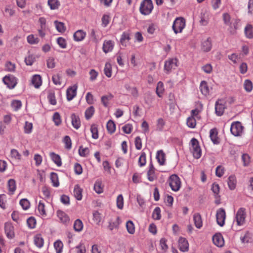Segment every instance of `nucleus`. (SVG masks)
I'll return each mask as SVG.
<instances>
[{
	"label": "nucleus",
	"mask_w": 253,
	"mask_h": 253,
	"mask_svg": "<svg viewBox=\"0 0 253 253\" xmlns=\"http://www.w3.org/2000/svg\"><path fill=\"white\" fill-rule=\"evenodd\" d=\"M225 109V105L224 101L218 100L215 104V114L218 116H221L223 115Z\"/></svg>",
	"instance_id": "nucleus-10"
},
{
	"label": "nucleus",
	"mask_w": 253,
	"mask_h": 253,
	"mask_svg": "<svg viewBox=\"0 0 253 253\" xmlns=\"http://www.w3.org/2000/svg\"><path fill=\"white\" fill-rule=\"evenodd\" d=\"M86 36V33L83 30H79L77 31L74 34V39L76 42H80L83 41Z\"/></svg>",
	"instance_id": "nucleus-21"
},
{
	"label": "nucleus",
	"mask_w": 253,
	"mask_h": 253,
	"mask_svg": "<svg viewBox=\"0 0 253 253\" xmlns=\"http://www.w3.org/2000/svg\"><path fill=\"white\" fill-rule=\"evenodd\" d=\"M65 143V147L67 149H70L72 147V142L70 137L69 136H65L63 140Z\"/></svg>",
	"instance_id": "nucleus-59"
},
{
	"label": "nucleus",
	"mask_w": 253,
	"mask_h": 253,
	"mask_svg": "<svg viewBox=\"0 0 253 253\" xmlns=\"http://www.w3.org/2000/svg\"><path fill=\"white\" fill-rule=\"evenodd\" d=\"M79 153L81 157H87L89 153V150L87 147H83L82 146H80L79 149Z\"/></svg>",
	"instance_id": "nucleus-43"
},
{
	"label": "nucleus",
	"mask_w": 253,
	"mask_h": 253,
	"mask_svg": "<svg viewBox=\"0 0 253 253\" xmlns=\"http://www.w3.org/2000/svg\"><path fill=\"white\" fill-rule=\"evenodd\" d=\"M53 83L55 85H60L61 84V77L59 74H55L52 76V78Z\"/></svg>",
	"instance_id": "nucleus-64"
},
{
	"label": "nucleus",
	"mask_w": 253,
	"mask_h": 253,
	"mask_svg": "<svg viewBox=\"0 0 253 253\" xmlns=\"http://www.w3.org/2000/svg\"><path fill=\"white\" fill-rule=\"evenodd\" d=\"M146 154L142 152L138 160V164L140 167H143L146 164Z\"/></svg>",
	"instance_id": "nucleus-60"
},
{
	"label": "nucleus",
	"mask_w": 253,
	"mask_h": 253,
	"mask_svg": "<svg viewBox=\"0 0 253 253\" xmlns=\"http://www.w3.org/2000/svg\"><path fill=\"white\" fill-rule=\"evenodd\" d=\"M190 149L192 153L193 157L196 159H199L202 155L201 149L199 145V141L197 139L193 138L190 140Z\"/></svg>",
	"instance_id": "nucleus-1"
},
{
	"label": "nucleus",
	"mask_w": 253,
	"mask_h": 253,
	"mask_svg": "<svg viewBox=\"0 0 253 253\" xmlns=\"http://www.w3.org/2000/svg\"><path fill=\"white\" fill-rule=\"evenodd\" d=\"M236 178L234 175H230L227 181L228 187L230 190H234L236 186Z\"/></svg>",
	"instance_id": "nucleus-28"
},
{
	"label": "nucleus",
	"mask_w": 253,
	"mask_h": 253,
	"mask_svg": "<svg viewBox=\"0 0 253 253\" xmlns=\"http://www.w3.org/2000/svg\"><path fill=\"white\" fill-rule=\"evenodd\" d=\"M193 220L195 226L200 229L203 226V222L201 215L199 213H196L193 215Z\"/></svg>",
	"instance_id": "nucleus-22"
},
{
	"label": "nucleus",
	"mask_w": 253,
	"mask_h": 253,
	"mask_svg": "<svg viewBox=\"0 0 253 253\" xmlns=\"http://www.w3.org/2000/svg\"><path fill=\"white\" fill-rule=\"evenodd\" d=\"M8 187L9 194L12 195L16 189V182L13 179H10L8 182Z\"/></svg>",
	"instance_id": "nucleus-34"
},
{
	"label": "nucleus",
	"mask_w": 253,
	"mask_h": 253,
	"mask_svg": "<svg viewBox=\"0 0 253 253\" xmlns=\"http://www.w3.org/2000/svg\"><path fill=\"white\" fill-rule=\"evenodd\" d=\"M5 232L8 238L14 237L13 227L9 223H5L4 226Z\"/></svg>",
	"instance_id": "nucleus-23"
},
{
	"label": "nucleus",
	"mask_w": 253,
	"mask_h": 253,
	"mask_svg": "<svg viewBox=\"0 0 253 253\" xmlns=\"http://www.w3.org/2000/svg\"><path fill=\"white\" fill-rule=\"evenodd\" d=\"M94 113V108L93 106L88 107L85 112V117L87 120L89 119Z\"/></svg>",
	"instance_id": "nucleus-54"
},
{
	"label": "nucleus",
	"mask_w": 253,
	"mask_h": 253,
	"mask_svg": "<svg viewBox=\"0 0 253 253\" xmlns=\"http://www.w3.org/2000/svg\"><path fill=\"white\" fill-rule=\"evenodd\" d=\"M117 207L119 209L122 210L124 207V198L122 194H120L117 198Z\"/></svg>",
	"instance_id": "nucleus-48"
},
{
	"label": "nucleus",
	"mask_w": 253,
	"mask_h": 253,
	"mask_svg": "<svg viewBox=\"0 0 253 253\" xmlns=\"http://www.w3.org/2000/svg\"><path fill=\"white\" fill-rule=\"evenodd\" d=\"M212 47L211 40V38H208L207 39L203 40L201 43V48L204 52L210 51Z\"/></svg>",
	"instance_id": "nucleus-16"
},
{
	"label": "nucleus",
	"mask_w": 253,
	"mask_h": 253,
	"mask_svg": "<svg viewBox=\"0 0 253 253\" xmlns=\"http://www.w3.org/2000/svg\"><path fill=\"white\" fill-rule=\"evenodd\" d=\"M244 126L239 121L234 122L230 126L231 133L235 136H241L243 133Z\"/></svg>",
	"instance_id": "nucleus-5"
},
{
	"label": "nucleus",
	"mask_w": 253,
	"mask_h": 253,
	"mask_svg": "<svg viewBox=\"0 0 253 253\" xmlns=\"http://www.w3.org/2000/svg\"><path fill=\"white\" fill-rule=\"evenodd\" d=\"M185 27V19L182 17H177L173 22L172 28L174 33L177 34L181 33Z\"/></svg>",
	"instance_id": "nucleus-4"
},
{
	"label": "nucleus",
	"mask_w": 253,
	"mask_h": 253,
	"mask_svg": "<svg viewBox=\"0 0 253 253\" xmlns=\"http://www.w3.org/2000/svg\"><path fill=\"white\" fill-rule=\"evenodd\" d=\"M48 4L51 9H56L58 8L60 3L57 0H48Z\"/></svg>",
	"instance_id": "nucleus-51"
},
{
	"label": "nucleus",
	"mask_w": 253,
	"mask_h": 253,
	"mask_svg": "<svg viewBox=\"0 0 253 253\" xmlns=\"http://www.w3.org/2000/svg\"><path fill=\"white\" fill-rule=\"evenodd\" d=\"M210 13L207 9H203L200 14V22L202 25L206 26L209 23Z\"/></svg>",
	"instance_id": "nucleus-11"
},
{
	"label": "nucleus",
	"mask_w": 253,
	"mask_h": 253,
	"mask_svg": "<svg viewBox=\"0 0 253 253\" xmlns=\"http://www.w3.org/2000/svg\"><path fill=\"white\" fill-rule=\"evenodd\" d=\"M24 132L27 134H29L32 132L33 129V124L31 123L26 122L24 127Z\"/></svg>",
	"instance_id": "nucleus-56"
},
{
	"label": "nucleus",
	"mask_w": 253,
	"mask_h": 253,
	"mask_svg": "<svg viewBox=\"0 0 253 253\" xmlns=\"http://www.w3.org/2000/svg\"><path fill=\"white\" fill-rule=\"evenodd\" d=\"M43 239L41 235L38 234L34 237L35 245L38 248H42L43 245Z\"/></svg>",
	"instance_id": "nucleus-30"
},
{
	"label": "nucleus",
	"mask_w": 253,
	"mask_h": 253,
	"mask_svg": "<svg viewBox=\"0 0 253 253\" xmlns=\"http://www.w3.org/2000/svg\"><path fill=\"white\" fill-rule=\"evenodd\" d=\"M50 179L54 187H57L59 185L58 177L57 173L51 172L50 174Z\"/></svg>",
	"instance_id": "nucleus-36"
},
{
	"label": "nucleus",
	"mask_w": 253,
	"mask_h": 253,
	"mask_svg": "<svg viewBox=\"0 0 253 253\" xmlns=\"http://www.w3.org/2000/svg\"><path fill=\"white\" fill-rule=\"evenodd\" d=\"M50 156L53 162L58 166L60 167L62 165L61 159L59 155L52 152Z\"/></svg>",
	"instance_id": "nucleus-29"
},
{
	"label": "nucleus",
	"mask_w": 253,
	"mask_h": 253,
	"mask_svg": "<svg viewBox=\"0 0 253 253\" xmlns=\"http://www.w3.org/2000/svg\"><path fill=\"white\" fill-rule=\"evenodd\" d=\"M54 247L57 253H61L62 252L63 244L60 240L54 242Z\"/></svg>",
	"instance_id": "nucleus-47"
},
{
	"label": "nucleus",
	"mask_w": 253,
	"mask_h": 253,
	"mask_svg": "<svg viewBox=\"0 0 253 253\" xmlns=\"http://www.w3.org/2000/svg\"><path fill=\"white\" fill-rule=\"evenodd\" d=\"M161 209L159 207H156L154 210L152 217L154 219L159 220L161 217Z\"/></svg>",
	"instance_id": "nucleus-52"
},
{
	"label": "nucleus",
	"mask_w": 253,
	"mask_h": 253,
	"mask_svg": "<svg viewBox=\"0 0 253 253\" xmlns=\"http://www.w3.org/2000/svg\"><path fill=\"white\" fill-rule=\"evenodd\" d=\"M200 89L203 95L207 96L210 94V89L207 82L203 81L201 82Z\"/></svg>",
	"instance_id": "nucleus-18"
},
{
	"label": "nucleus",
	"mask_w": 253,
	"mask_h": 253,
	"mask_svg": "<svg viewBox=\"0 0 253 253\" xmlns=\"http://www.w3.org/2000/svg\"><path fill=\"white\" fill-rule=\"evenodd\" d=\"M187 125L189 127L194 128L196 125L195 118L193 117H189L187 119Z\"/></svg>",
	"instance_id": "nucleus-50"
},
{
	"label": "nucleus",
	"mask_w": 253,
	"mask_h": 253,
	"mask_svg": "<svg viewBox=\"0 0 253 253\" xmlns=\"http://www.w3.org/2000/svg\"><path fill=\"white\" fill-rule=\"evenodd\" d=\"M57 43L62 48H65L67 46V43L65 39L62 37H59L57 39Z\"/></svg>",
	"instance_id": "nucleus-57"
},
{
	"label": "nucleus",
	"mask_w": 253,
	"mask_h": 253,
	"mask_svg": "<svg viewBox=\"0 0 253 253\" xmlns=\"http://www.w3.org/2000/svg\"><path fill=\"white\" fill-rule=\"evenodd\" d=\"M156 159L160 165L162 166L165 164V154L162 150L158 151L156 155Z\"/></svg>",
	"instance_id": "nucleus-27"
},
{
	"label": "nucleus",
	"mask_w": 253,
	"mask_h": 253,
	"mask_svg": "<svg viewBox=\"0 0 253 253\" xmlns=\"http://www.w3.org/2000/svg\"><path fill=\"white\" fill-rule=\"evenodd\" d=\"M52 120L56 126H59L61 123V117L59 113L55 112L52 117Z\"/></svg>",
	"instance_id": "nucleus-49"
},
{
	"label": "nucleus",
	"mask_w": 253,
	"mask_h": 253,
	"mask_svg": "<svg viewBox=\"0 0 253 253\" xmlns=\"http://www.w3.org/2000/svg\"><path fill=\"white\" fill-rule=\"evenodd\" d=\"M83 189L78 184L75 185L74 188L73 195L75 198L78 201H81L83 197Z\"/></svg>",
	"instance_id": "nucleus-20"
},
{
	"label": "nucleus",
	"mask_w": 253,
	"mask_h": 253,
	"mask_svg": "<svg viewBox=\"0 0 253 253\" xmlns=\"http://www.w3.org/2000/svg\"><path fill=\"white\" fill-rule=\"evenodd\" d=\"M11 106L14 110L17 111L21 107L22 103L18 100H13L11 103Z\"/></svg>",
	"instance_id": "nucleus-53"
},
{
	"label": "nucleus",
	"mask_w": 253,
	"mask_h": 253,
	"mask_svg": "<svg viewBox=\"0 0 253 253\" xmlns=\"http://www.w3.org/2000/svg\"><path fill=\"white\" fill-rule=\"evenodd\" d=\"M27 42L31 44H35L39 43L40 40L34 35H30L27 37Z\"/></svg>",
	"instance_id": "nucleus-40"
},
{
	"label": "nucleus",
	"mask_w": 253,
	"mask_h": 253,
	"mask_svg": "<svg viewBox=\"0 0 253 253\" xmlns=\"http://www.w3.org/2000/svg\"><path fill=\"white\" fill-rule=\"evenodd\" d=\"M243 86L245 90L248 92H250L253 90V84L251 81L250 80H245L243 84Z\"/></svg>",
	"instance_id": "nucleus-35"
},
{
	"label": "nucleus",
	"mask_w": 253,
	"mask_h": 253,
	"mask_svg": "<svg viewBox=\"0 0 253 253\" xmlns=\"http://www.w3.org/2000/svg\"><path fill=\"white\" fill-rule=\"evenodd\" d=\"M32 84L36 88H39L42 84L41 77L39 75H34L32 79Z\"/></svg>",
	"instance_id": "nucleus-24"
},
{
	"label": "nucleus",
	"mask_w": 253,
	"mask_h": 253,
	"mask_svg": "<svg viewBox=\"0 0 253 253\" xmlns=\"http://www.w3.org/2000/svg\"><path fill=\"white\" fill-rule=\"evenodd\" d=\"M217 223L220 226H223L225 224L226 213L225 210L222 208L219 209L216 214Z\"/></svg>",
	"instance_id": "nucleus-9"
},
{
	"label": "nucleus",
	"mask_w": 253,
	"mask_h": 253,
	"mask_svg": "<svg viewBox=\"0 0 253 253\" xmlns=\"http://www.w3.org/2000/svg\"><path fill=\"white\" fill-rule=\"evenodd\" d=\"M169 186L173 191H178L181 187V181L176 174L170 175L168 181Z\"/></svg>",
	"instance_id": "nucleus-3"
},
{
	"label": "nucleus",
	"mask_w": 253,
	"mask_h": 253,
	"mask_svg": "<svg viewBox=\"0 0 253 253\" xmlns=\"http://www.w3.org/2000/svg\"><path fill=\"white\" fill-rule=\"evenodd\" d=\"M74 229L77 232H80L83 229V223L82 221L79 219H76L74 223Z\"/></svg>",
	"instance_id": "nucleus-39"
},
{
	"label": "nucleus",
	"mask_w": 253,
	"mask_h": 253,
	"mask_svg": "<svg viewBox=\"0 0 253 253\" xmlns=\"http://www.w3.org/2000/svg\"><path fill=\"white\" fill-rule=\"evenodd\" d=\"M130 34L128 32H124L121 38V42L122 45L126 46V43L130 40Z\"/></svg>",
	"instance_id": "nucleus-33"
},
{
	"label": "nucleus",
	"mask_w": 253,
	"mask_h": 253,
	"mask_svg": "<svg viewBox=\"0 0 253 253\" xmlns=\"http://www.w3.org/2000/svg\"><path fill=\"white\" fill-rule=\"evenodd\" d=\"M212 241L213 244L218 247H222L224 244L223 238L220 234H215L212 237Z\"/></svg>",
	"instance_id": "nucleus-17"
},
{
	"label": "nucleus",
	"mask_w": 253,
	"mask_h": 253,
	"mask_svg": "<svg viewBox=\"0 0 253 253\" xmlns=\"http://www.w3.org/2000/svg\"><path fill=\"white\" fill-rule=\"evenodd\" d=\"M178 60L176 58H169L165 62L164 71L167 74H169L173 69L177 66Z\"/></svg>",
	"instance_id": "nucleus-6"
},
{
	"label": "nucleus",
	"mask_w": 253,
	"mask_h": 253,
	"mask_svg": "<svg viewBox=\"0 0 253 253\" xmlns=\"http://www.w3.org/2000/svg\"><path fill=\"white\" fill-rule=\"evenodd\" d=\"M90 131L92 134V137L96 139L98 138V129L96 125H92L90 127Z\"/></svg>",
	"instance_id": "nucleus-55"
},
{
	"label": "nucleus",
	"mask_w": 253,
	"mask_h": 253,
	"mask_svg": "<svg viewBox=\"0 0 253 253\" xmlns=\"http://www.w3.org/2000/svg\"><path fill=\"white\" fill-rule=\"evenodd\" d=\"M27 223L29 228L33 229L35 228L36 224V221L34 217H30L27 220Z\"/></svg>",
	"instance_id": "nucleus-62"
},
{
	"label": "nucleus",
	"mask_w": 253,
	"mask_h": 253,
	"mask_svg": "<svg viewBox=\"0 0 253 253\" xmlns=\"http://www.w3.org/2000/svg\"><path fill=\"white\" fill-rule=\"evenodd\" d=\"M94 190L98 194H100L103 192V187L102 186V183L101 181L97 180L94 185Z\"/></svg>",
	"instance_id": "nucleus-45"
},
{
	"label": "nucleus",
	"mask_w": 253,
	"mask_h": 253,
	"mask_svg": "<svg viewBox=\"0 0 253 253\" xmlns=\"http://www.w3.org/2000/svg\"><path fill=\"white\" fill-rule=\"evenodd\" d=\"M126 227L129 234H133L135 232L134 225L131 220H129L126 223Z\"/></svg>",
	"instance_id": "nucleus-46"
},
{
	"label": "nucleus",
	"mask_w": 253,
	"mask_h": 253,
	"mask_svg": "<svg viewBox=\"0 0 253 253\" xmlns=\"http://www.w3.org/2000/svg\"><path fill=\"white\" fill-rule=\"evenodd\" d=\"M121 222V219L118 216L115 221L110 222L109 225L110 230H112L115 228H118Z\"/></svg>",
	"instance_id": "nucleus-41"
},
{
	"label": "nucleus",
	"mask_w": 253,
	"mask_h": 253,
	"mask_svg": "<svg viewBox=\"0 0 253 253\" xmlns=\"http://www.w3.org/2000/svg\"><path fill=\"white\" fill-rule=\"evenodd\" d=\"M246 218L245 209L243 208H240L236 215L235 220L239 226L243 225Z\"/></svg>",
	"instance_id": "nucleus-7"
},
{
	"label": "nucleus",
	"mask_w": 253,
	"mask_h": 253,
	"mask_svg": "<svg viewBox=\"0 0 253 253\" xmlns=\"http://www.w3.org/2000/svg\"><path fill=\"white\" fill-rule=\"evenodd\" d=\"M106 127L108 132L112 133L115 131L116 125L113 121L109 120L107 123Z\"/></svg>",
	"instance_id": "nucleus-42"
},
{
	"label": "nucleus",
	"mask_w": 253,
	"mask_h": 253,
	"mask_svg": "<svg viewBox=\"0 0 253 253\" xmlns=\"http://www.w3.org/2000/svg\"><path fill=\"white\" fill-rule=\"evenodd\" d=\"M56 214L58 218L61 223L66 225L69 223L70 218L65 212L62 211L58 210L57 211Z\"/></svg>",
	"instance_id": "nucleus-13"
},
{
	"label": "nucleus",
	"mask_w": 253,
	"mask_h": 253,
	"mask_svg": "<svg viewBox=\"0 0 253 253\" xmlns=\"http://www.w3.org/2000/svg\"><path fill=\"white\" fill-rule=\"evenodd\" d=\"M217 132L214 129H211L210 132V136L211 140L214 144H218L219 143L218 137L217 136Z\"/></svg>",
	"instance_id": "nucleus-31"
},
{
	"label": "nucleus",
	"mask_w": 253,
	"mask_h": 253,
	"mask_svg": "<svg viewBox=\"0 0 253 253\" xmlns=\"http://www.w3.org/2000/svg\"><path fill=\"white\" fill-rule=\"evenodd\" d=\"M93 219L94 221L97 224H98L101 222V214L97 211H95L93 212Z\"/></svg>",
	"instance_id": "nucleus-63"
},
{
	"label": "nucleus",
	"mask_w": 253,
	"mask_h": 253,
	"mask_svg": "<svg viewBox=\"0 0 253 253\" xmlns=\"http://www.w3.org/2000/svg\"><path fill=\"white\" fill-rule=\"evenodd\" d=\"M77 88L78 85L74 84L67 89L66 95L68 101L72 100L76 96Z\"/></svg>",
	"instance_id": "nucleus-12"
},
{
	"label": "nucleus",
	"mask_w": 253,
	"mask_h": 253,
	"mask_svg": "<svg viewBox=\"0 0 253 253\" xmlns=\"http://www.w3.org/2000/svg\"><path fill=\"white\" fill-rule=\"evenodd\" d=\"M104 72L105 75L108 78L112 76V66L110 63H106L104 69Z\"/></svg>",
	"instance_id": "nucleus-44"
},
{
	"label": "nucleus",
	"mask_w": 253,
	"mask_h": 253,
	"mask_svg": "<svg viewBox=\"0 0 253 253\" xmlns=\"http://www.w3.org/2000/svg\"><path fill=\"white\" fill-rule=\"evenodd\" d=\"M113 98V95L112 94H108L104 95L101 97V102L103 105L107 107L108 106L109 101Z\"/></svg>",
	"instance_id": "nucleus-37"
},
{
	"label": "nucleus",
	"mask_w": 253,
	"mask_h": 253,
	"mask_svg": "<svg viewBox=\"0 0 253 253\" xmlns=\"http://www.w3.org/2000/svg\"><path fill=\"white\" fill-rule=\"evenodd\" d=\"M178 247L181 252H187L189 249V244L187 240L184 238L180 237L178 240Z\"/></svg>",
	"instance_id": "nucleus-14"
},
{
	"label": "nucleus",
	"mask_w": 253,
	"mask_h": 253,
	"mask_svg": "<svg viewBox=\"0 0 253 253\" xmlns=\"http://www.w3.org/2000/svg\"><path fill=\"white\" fill-rule=\"evenodd\" d=\"M164 91V86L163 83L160 81L157 84V86L156 87V93L157 95L161 97Z\"/></svg>",
	"instance_id": "nucleus-38"
},
{
	"label": "nucleus",
	"mask_w": 253,
	"mask_h": 253,
	"mask_svg": "<svg viewBox=\"0 0 253 253\" xmlns=\"http://www.w3.org/2000/svg\"><path fill=\"white\" fill-rule=\"evenodd\" d=\"M114 42L111 40L105 41L103 44V51L107 53L111 52L114 47Z\"/></svg>",
	"instance_id": "nucleus-19"
},
{
	"label": "nucleus",
	"mask_w": 253,
	"mask_h": 253,
	"mask_svg": "<svg viewBox=\"0 0 253 253\" xmlns=\"http://www.w3.org/2000/svg\"><path fill=\"white\" fill-rule=\"evenodd\" d=\"M153 9V4L152 0H143L139 7L140 12L144 15L150 14Z\"/></svg>",
	"instance_id": "nucleus-2"
},
{
	"label": "nucleus",
	"mask_w": 253,
	"mask_h": 253,
	"mask_svg": "<svg viewBox=\"0 0 253 253\" xmlns=\"http://www.w3.org/2000/svg\"><path fill=\"white\" fill-rule=\"evenodd\" d=\"M244 32L248 39L253 38V26L251 24H248L246 25L244 29Z\"/></svg>",
	"instance_id": "nucleus-25"
},
{
	"label": "nucleus",
	"mask_w": 253,
	"mask_h": 253,
	"mask_svg": "<svg viewBox=\"0 0 253 253\" xmlns=\"http://www.w3.org/2000/svg\"><path fill=\"white\" fill-rule=\"evenodd\" d=\"M20 205L24 210H27L30 208V203L26 199L21 200L20 201Z\"/></svg>",
	"instance_id": "nucleus-61"
},
{
	"label": "nucleus",
	"mask_w": 253,
	"mask_h": 253,
	"mask_svg": "<svg viewBox=\"0 0 253 253\" xmlns=\"http://www.w3.org/2000/svg\"><path fill=\"white\" fill-rule=\"evenodd\" d=\"M17 79L13 76H6L3 78V82L7 86L10 88H13L17 84Z\"/></svg>",
	"instance_id": "nucleus-8"
},
{
	"label": "nucleus",
	"mask_w": 253,
	"mask_h": 253,
	"mask_svg": "<svg viewBox=\"0 0 253 253\" xmlns=\"http://www.w3.org/2000/svg\"><path fill=\"white\" fill-rule=\"evenodd\" d=\"M72 124L73 127L76 129H78L81 126L80 118L75 114L71 115Z\"/></svg>",
	"instance_id": "nucleus-26"
},
{
	"label": "nucleus",
	"mask_w": 253,
	"mask_h": 253,
	"mask_svg": "<svg viewBox=\"0 0 253 253\" xmlns=\"http://www.w3.org/2000/svg\"><path fill=\"white\" fill-rule=\"evenodd\" d=\"M37 210L39 215L42 217H45L47 215L46 208L45 205L43 201L41 200L39 201Z\"/></svg>",
	"instance_id": "nucleus-15"
},
{
	"label": "nucleus",
	"mask_w": 253,
	"mask_h": 253,
	"mask_svg": "<svg viewBox=\"0 0 253 253\" xmlns=\"http://www.w3.org/2000/svg\"><path fill=\"white\" fill-rule=\"evenodd\" d=\"M54 25L57 31L60 33H64L66 31V27L63 22L55 21Z\"/></svg>",
	"instance_id": "nucleus-32"
},
{
	"label": "nucleus",
	"mask_w": 253,
	"mask_h": 253,
	"mask_svg": "<svg viewBox=\"0 0 253 253\" xmlns=\"http://www.w3.org/2000/svg\"><path fill=\"white\" fill-rule=\"evenodd\" d=\"M11 156L12 158L16 160H20L21 156L16 149H13L11 150Z\"/></svg>",
	"instance_id": "nucleus-58"
}]
</instances>
